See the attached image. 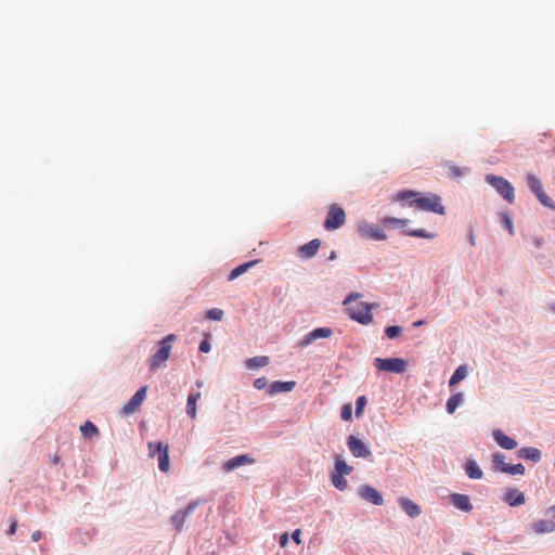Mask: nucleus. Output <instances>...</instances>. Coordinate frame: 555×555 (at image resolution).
Listing matches in <instances>:
<instances>
[{"label":"nucleus","mask_w":555,"mask_h":555,"mask_svg":"<svg viewBox=\"0 0 555 555\" xmlns=\"http://www.w3.org/2000/svg\"><path fill=\"white\" fill-rule=\"evenodd\" d=\"M361 297L360 294H350L345 300L344 305L347 306V310L352 320L358 321L361 324H369L372 322V305L364 301H358Z\"/></svg>","instance_id":"nucleus-1"},{"label":"nucleus","mask_w":555,"mask_h":555,"mask_svg":"<svg viewBox=\"0 0 555 555\" xmlns=\"http://www.w3.org/2000/svg\"><path fill=\"white\" fill-rule=\"evenodd\" d=\"M416 205L422 210L431 211L438 215H444L446 210L443 205L441 204V197L434 193H428L425 195H421L410 202V206Z\"/></svg>","instance_id":"nucleus-2"},{"label":"nucleus","mask_w":555,"mask_h":555,"mask_svg":"<svg viewBox=\"0 0 555 555\" xmlns=\"http://www.w3.org/2000/svg\"><path fill=\"white\" fill-rule=\"evenodd\" d=\"M149 454L154 457L157 456L158 467L162 472H168L170 467L169 462V446L163 442H150Z\"/></svg>","instance_id":"nucleus-3"},{"label":"nucleus","mask_w":555,"mask_h":555,"mask_svg":"<svg viewBox=\"0 0 555 555\" xmlns=\"http://www.w3.org/2000/svg\"><path fill=\"white\" fill-rule=\"evenodd\" d=\"M486 181L492 185L502 197L508 203H513L515 198L513 185L504 178L494 175H488Z\"/></svg>","instance_id":"nucleus-4"},{"label":"nucleus","mask_w":555,"mask_h":555,"mask_svg":"<svg viewBox=\"0 0 555 555\" xmlns=\"http://www.w3.org/2000/svg\"><path fill=\"white\" fill-rule=\"evenodd\" d=\"M346 222V212L338 204H332L328 208L324 221V228L327 231H334L343 227Z\"/></svg>","instance_id":"nucleus-5"},{"label":"nucleus","mask_w":555,"mask_h":555,"mask_svg":"<svg viewBox=\"0 0 555 555\" xmlns=\"http://www.w3.org/2000/svg\"><path fill=\"white\" fill-rule=\"evenodd\" d=\"M374 365L378 371L403 373L406 371V361L401 358H376Z\"/></svg>","instance_id":"nucleus-6"},{"label":"nucleus","mask_w":555,"mask_h":555,"mask_svg":"<svg viewBox=\"0 0 555 555\" xmlns=\"http://www.w3.org/2000/svg\"><path fill=\"white\" fill-rule=\"evenodd\" d=\"M172 339H173V335L170 334L162 340L159 349L151 358V367L152 369H157L169 358L170 351H171L170 343Z\"/></svg>","instance_id":"nucleus-7"},{"label":"nucleus","mask_w":555,"mask_h":555,"mask_svg":"<svg viewBox=\"0 0 555 555\" xmlns=\"http://www.w3.org/2000/svg\"><path fill=\"white\" fill-rule=\"evenodd\" d=\"M358 233L363 238H371L374 241H385L387 235L384 233L379 225L362 221L358 225Z\"/></svg>","instance_id":"nucleus-8"},{"label":"nucleus","mask_w":555,"mask_h":555,"mask_svg":"<svg viewBox=\"0 0 555 555\" xmlns=\"http://www.w3.org/2000/svg\"><path fill=\"white\" fill-rule=\"evenodd\" d=\"M332 334H333V331L330 327H318V328H314L313 331H311L308 334H306L298 341V347L306 348L309 345H311L312 343H314L317 339L328 338V337L332 336Z\"/></svg>","instance_id":"nucleus-9"},{"label":"nucleus","mask_w":555,"mask_h":555,"mask_svg":"<svg viewBox=\"0 0 555 555\" xmlns=\"http://www.w3.org/2000/svg\"><path fill=\"white\" fill-rule=\"evenodd\" d=\"M347 446L356 457H369L371 456V451L365 446V443L357 438L356 436L351 435L347 439Z\"/></svg>","instance_id":"nucleus-10"},{"label":"nucleus","mask_w":555,"mask_h":555,"mask_svg":"<svg viewBox=\"0 0 555 555\" xmlns=\"http://www.w3.org/2000/svg\"><path fill=\"white\" fill-rule=\"evenodd\" d=\"M146 397V386L141 387L132 398L122 406V413L126 415L134 413Z\"/></svg>","instance_id":"nucleus-11"},{"label":"nucleus","mask_w":555,"mask_h":555,"mask_svg":"<svg viewBox=\"0 0 555 555\" xmlns=\"http://www.w3.org/2000/svg\"><path fill=\"white\" fill-rule=\"evenodd\" d=\"M360 496L374 504V505H382L384 503V499L382 494L372 486L364 485L359 489Z\"/></svg>","instance_id":"nucleus-12"},{"label":"nucleus","mask_w":555,"mask_h":555,"mask_svg":"<svg viewBox=\"0 0 555 555\" xmlns=\"http://www.w3.org/2000/svg\"><path fill=\"white\" fill-rule=\"evenodd\" d=\"M254 462H255V460L253 457H250L249 455L242 454V455L234 456V457L228 460L227 462H224L222 469L225 473H230L237 467H241L243 465L253 464Z\"/></svg>","instance_id":"nucleus-13"},{"label":"nucleus","mask_w":555,"mask_h":555,"mask_svg":"<svg viewBox=\"0 0 555 555\" xmlns=\"http://www.w3.org/2000/svg\"><path fill=\"white\" fill-rule=\"evenodd\" d=\"M493 439L495 442L505 450H513L517 447L516 440L505 435L502 430L495 429L493 430Z\"/></svg>","instance_id":"nucleus-14"},{"label":"nucleus","mask_w":555,"mask_h":555,"mask_svg":"<svg viewBox=\"0 0 555 555\" xmlns=\"http://www.w3.org/2000/svg\"><path fill=\"white\" fill-rule=\"evenodd\" d=\"M398 503L404 513L411 518H415L422 513L420 505L408 498H400Z\"/></svg>","instance_id":"nucleus-15"},{"label":"nucleus","mask_w":555,"mask_h":555,"mask_svg":"<svg viewBox=\"0 0 555 555\" xmlns=\"http://www.w3.org/2000/svg\"><path fill=\"white\" fill-rule=\"evenodd\" d=\"M452 504L460 511L469 513L473 509L470 499L466 494L454 493L450 496Z\"/></svg>","instance_id":"nucleus-16"},{"label":"nucleus","mask_w":555,"mask_h":555,"mask_svg":"<svg viewBox=\"0 0 555 555\" xmlns=\"http://www.w3.org/2000/svg\"><path fill=\"white\" fill-rule=\"evenodd\" d=\"M321 241L319 238H314L307 244H304L299 247L298 253L302 258H311L313 257L318 249L320 248Z\"/></svg>","instance_id":"nucleus-17"},{"label":"nucleus","mask_w":555,"mask_h":555,"mask_svg":"<svg viewBox=\"0 0 555 555\" xmlns=\"http://www.w3.org/2000/svg\"><path fill=\"white\" fill-rule=\"evenodd\" d=\"M531 527L537 534L550 533L555 531V521L540 519L534 521Z\"/></svg>","instance_id":"nucleus-18"},{"label":"nucleus","mask_w":555,"mask_h":555,"mask_svg":"<svg viewBox=\"0 0 555 555\" xmlns=\"http://www.w3.org/2000/svg\"><path fill=\"white\" fill-rule=\"evenodd\" d=\"M517 455L524 460H530L532 462H539L541 460V451L537 448L526 447L517 451Z\"/></svg>","instance_id":"nucleus-19"},{"label":"nucleus","mask_w":555,"mask_h":555,"mask_svg":"<svg viewBox=\"0 0 555 555\" xmlns=\"http://www.w3.org/2000/svg\"><path fill=\"white\" fill-rule=\"evenodd\" d=\"M504 501L511 506H519L525 503V495L522 492L513 489L505 493Z\"/></svg>","instance_id":"nucleus-20"},{"label":"nucleus","mask_w":555,"mask_h":555,"mask_svg":"<svg viewBox=\"0 0 555 555\" xmlns=\"http://www.w3.org/2000/svg\"><path fill=\"white\" fill-rule=\"evenodd\" d=\"M295 385V382H273L269 386V393L273 396L280 392H288L294 389Z\"/></svg>","instance_id":"nucleus-21"},{"label":"nucleus","mask_w":555,"mask_h":555,"mask_svg":"<svg viewBox=\"0 0 555 555\" xmlns=\"http://www.w3.org/2000/svg\"><path fill=\"white\" fill-rule=\"evenodd\" d=\"M380 223L387 229H403L409 223V220L395 217H384L380 219Z\"/></svg>","instance_id":"nucleus-22"},{"label":"nucleus","mask_w":555,"mask_h":555,"mask_svg":"<svg viewBox=\"0 0 555 555\" xmlns=\"http://www.w3.org/2000/svg\"><path fill=\"white\" fill-rule=\"evenodd\" d=\"M465 472L467 476L472 479H481L483 473L476 461L469 460L465 465Z\"/></svg>","instance_id":"nucleus-23"},{"label":"nucleus","mask_w":555,"mask_h":555,"mask_svg":"<svg viewBox=\"0 0 555 555\" xmlns=\"http://www.w3.org/2000/svg\"><path fill=\"white\" fill-rule=\"evenodd\" d=\"M245 364H246L247 369H249V370L264 367L269 364V357H267V356L253 357V358L247 359Z\"/></svg>","instance_id":"nucleus-24"},{"label":"nucleus","mask_w":555,"mask_h":555,"mask_svg":"<svg viewBox=\"0 0 555 555\" xmlns=\"http://www.w3.org/2000/svg\"><path fill=\"white\" fill-rule=\"evenodd\" d=\"M80 431L85 438H93L99 435L98 427L90 421H87L83 425L80 426Z\"/></svg>","instance_id":"nucleus-25"},{"label":"nucleus","mask_w":555,"mask_h":555,"mask_svg":"<svg viewBox=\"0 0 555 555\" xmlns=\"http://www.w3.org/2000/svg\"><path fill=\"white\" fill-rule=\"evenodd\" d=\"M463 401V395L462 393H455V395H452L448 401H447V412L449 414H453L455 412V410L457 409V406L462 403Z\"/></svg>","instance_id":"nucleus-26"},{"label":"nucleus","mask_w":555,"mask_h":555,"mask_svg":"<svg viewBox=\"0 0 555 555\" xmlns=\"http://www.w3.org/2000/svg\"><path fill=\"white\" fill-rule=\"evenodd\" d=\"M467 375V369H466V365H460L455 372L453 373V375L451 376L450 380H449V385L451 387L455 386L456 384H459L461 380H463Z\"/></svg>","instance_id":"nucleus-27"},{"label":"nucleus","mask_w":555,"mask_h":555,"mask_svg":"<svg viewBox=\"0 0 555 555\" xmlns=\"http://www.w3.org/2000/svg\"><path fill=\"white\" fill-rule=\"evenodd\" d=\"M255 263H256V261H249V262L240 264L238 267H236L235 269H233L231 271V273L229 274V281H233V280L237 279L240 275L245 273L249 268H251Z\"/></svg>","instance_id":"nucleus-28"},{"label":"nucleus","mask_w":555,"mask_h":555,"mask_svg":"<svg viewBox=\"0 0 555 555\" xmlns=\"http://www.w3.org/2000/svg\"><path fill=\"white\" fill-rule=\"evenodd\" d=\"M527 182L530 188V190L537 195L538 193H542L543 186L538 177L534 175H528Z\"/></svg>","instance_id":"nucleus-29"},{"label":"nucleus","mask_w":555,"mask_h":555,"mask_svg":"<svg viewBox=\"0 0 555 555\" xmlns=\"http://www.w3.org/2000/svg\"><path fill=\"white\" fill-rule=\"evenodd\" d=\"M351 470L352 467H350L344 460L336 457L334 470L335 474L349 475Z\"/></svg>","instance_id":"nucleus-30"},{"label":"nucleus","mask_w":555,"mask_h":555,"mask_svg":"<svg viewBox=\"0 0 555 555\" xmlns=\"http://www.w3.org/2000/svg\"><path fill=\"white\" fill-rule=\"evenodd\" d=\"M199 397V393H191L188 397V404H186V413L194 418L196 416V401Z\"/></svg>","instance_id":"nucleus-31"},{"label":"nucleus","mask_w":555,"mask_h":555,"mask_svg":"<svg viewBox=\"0 0 555 555\" xmlns=\"http://www.w3.org/2000/svg\"><path fill=\"white\" fill-rule=\"evenodd\" d=\"M418 196V192L414 191H401L395 196V201L403 202V201H414Z\"/></svg>","instance_id":"nucleus-32"},{"label":"nucleus","mask_w":555,"mask_h":555,"mask_svg":"<svg viewBox=\"0 0 555 555\" xmlns=\"http://www.w3.org/2000/svg\"><path fill=\"white\" fill-rule=\"evenodd\" d=\"M505 456L501 453H493L492 455V461H493V465L495 467V469L500 470L503 473V467H506L508 466L509 464L505 463Z\"/></svg>","instance_id":"nucleus-33"},{"label":"nucleus","mask_w":555,"mask_h":555,"mask_svg":"<svg viewBox=\"0 0 555 555\" xmlns=\"http://www.w3.org/2000/svg\"><path fill=\"white\" fill-rule=\"evenodd\" d=\"M332 483L339 490L344 491L347 488V480L344 478V475L340 474H332Z\"/></svg>","instance_id":"nucleus-34"},{"label":"nucleus","mask_w":555,"mask_h":555,"mask_svg":"<svg viewBox=\"0 0 555 555\" xmlns=\"http://www.w3.org/2000/svg\"><path fill=\"white\" fill-rule=\"evenodd\" d=\"M525 466L522 464H515V465H508L506 467H503V473L509 474V475H524L525 474Z\"/></svg>","instance_id":"nucleus-35"},{"label":"nucleus","mask_w":555,"mask_h":555,"mask_svg":"<svg viewBox=\"0 0 555 555\" xmlns=\"http://www.w3.org/2000/svg\"><path fill=\"white\" fill-rule=\"evenodd\" d=\"M537 197L538 199L540 201V203L546 207H550L552 209H555V204L553 203V201L546 195V193L544 192V190L542 191V193H538L537 194Z\"/></svg>","instance_id":"nucleus-36"},{"label":"nucleus","mask_w":555,"mask_h":555,"mask_svg":"<svg viewBox=\"0 0 555 555\" xmlns=\"http://www.w3.org/2000/svg\"><path fill=\"white\" fill-rule=\"evenodd\" d=\"M206 318L210 320L220 321L223 318V310L212 308L206 312Z\"/></svg>","instance_id":"nucleus-37"},{"label":"nucleus","mask_w":555,"mask_h":555,"mask_svg":"<svg viewBox=\"0 0 555 555\" xmlns=\"http://www.w3.org/2000/svg\"><path fill=\"white\" fill-rule=\"evenodd\" d=\"M406 234L411 235V236L423 237V238H434L435 237L434 233H428L424 229L409 231V232H406Z\"/></svg>","instance_id":"nucleus-38"},{"label":"nucleus","mask_w":555,"mask_h":555,"mask_svg":"<svg viewBox=\"0 0 555 555\" xmlns=\"http://www.w3.org/2000/svg\"><path fill=\"white\" fill-rule=\"evenodd\" d=\"M402 332V328L400 326H388L385 330V334L388 338L393 339L398 337Z\"/></svg>","instance_id":"nucleus-39"},{"label":"nucleus","mask_w":555,"mask_h":555,"mask_svg":"<svg viewBox=\"0 0 555 555\" xmlns=\"http://www.w3.org/2000/svg\"><path fill=\"white\" fill-rule=\"evenodd\" d=\"M366 398L364 396H361L357 399L356 401V416L357 417H360L361 414H362V411L364 409V406L366 405Z\"/></svg>","instance_id":"nucleus-40"},{"label":"nucleus","mask_w":555,"mask_h":555,"mask_svg":"<svg viewBox=\"0 0 555 555\" xmlns=\"http://www.w3.org/2000/svg\"><path fill=\"white\" fill-rule=\"evenodd\" d=\"M352 414V408L350 403H346L341 408L340 416L344 421H350Z\"/></svg>","instance_id":"nucleus-41"},{"label":"nucleus","mask_w":555,"mask_h":555,"mask_svg":"<svg viewBox=\"0 0 555 555\" xmlns=\"http://www.w3.org/2000/svg\"><path fill=\"white\" fill-rule=\"evenodd\" d=\"M268 386V379L266 377H258L254 382V387L258 390L264 389Z\"/></svg>","instance_id":"nucleus-42"},{"label":"nucleus","mask_w":555,"mask_h":555,"mask_svg":"<svg viewBox=\"0 0 555 555\" xmlns=\"http://www.w3.org/2000/svg\"><path fill=\"white\" fill-rule=\"evenodd\" d=\"M502 221H503L504 227L508 230V232L511 234H513V223H512L511 217L508 215L504 214L502 216Z\"/></svg>","instance_id":"nucleus-43"},{"label":"nucleus","mask_w":555,"mask_h":555,"mask_svg":"<svg viewBox=\"0 0 555 555\" xmlns=\"http://www.w3.org/2000/svg\"><path fill=\"white\" fill-rule=\"evenodd\" d=\"M210 350V343L207 339H204L199 344V351L201 352H208Z\"/></svg>","instance_id":"nucleus-44"},{"label":"nucleus","mask_w":555,"mask_h":555,"mask_svg":"<svg viewBox=\"0 0 555 555\" xmlns=\"http://www.w3.org/2000/svg\"><path fill=\"white\" fill-rule=\"evenodd\" d=\"M300 535H301V530H300V529H296V530H294V532L292 533V539H293V541H294L296 544H298V545L301 543Z\"/></svg>","instance_id":"nucleus-45"},{"label":"nucleus","mask_w":555,"mask_h":555,"mask_svg":"<svg viewBox=\"0 0 555 555\" xmlns=\"http://www.w3.org/2000/svg\"><path fill=\"white\" fill-rule=\"evenodd\" d=\"M279 543H280L281 547H285L288 544V534L287 533L281 534Z\"/></svg>","instance_id":"nucleus-46"},{"label":"nucleus","mask_w":555,"mask_h":555,"mask_svg":"<svg viewBox=\"0 0 555 555\" xmlns=\"http://www.w3.org/2000/svg\"><path fill=\"white\" fill-rule=\"evenodd\" d=\"M16 527H17V521L16 520H12L10 527H9V530H8V534L9 535H12L15 533L16 531Z\"/></svg>","instance_id":"nucleus-47"},{"label":"nucleus","mask_w":555,"mask_h":555,"mask_svg":"<svg viewBox=\"0 0 555 555\" xmlns=\"http://www.w3.org/2000/svg\"><path fill=\"white\" fill-rule=\"evenodd\" d=\"M40 538H41V531L37 530V531L33 532V534H31L33 541L37 542L40 540Z\"/></svg>","instance_id":"nucleus-48"},{"label":"nucleus","mask_w":555,"mask_h":555,"mask_svg":"<svg viewBox=\"0 0 555 555\" xmlns=\"http://www.w3.org/2000/svg\"><path fill=\"white\" fill-rule=\"evenodd\" d=\"M450 170L453 173V176H455V177H460L462 175L461 169L457 167H450Z\"/></svg>","instance_id":"nucleus-49"},{"label":"nucleus","mask_w":555,"mask_h":555,"mask_svg":"<svg viewBox=\"0 0 555 555\" xmlns=\"http://www.w3.org/2000/svg\"><path fill=\"white\" fill-rule=\"evenodd\" d=\"M547 514H551L553 517H555V505L551 506L547 512Z\"/></svg>","instance_id":"nucleus-50"},{"label":"nucleus","mask_w":555,"mask_h":555,"mask_svg":"<svg viewBox=\"0 0 555 555\" xmlns=\"http://www.w3.org/2000/svg\"><path fill=\"white\" fill-rule=\"evenodd\" d=\"M423 324H424V321H423V320H418V321H415V322L413 323V326H414V327H418V326H422Z\"/></svg>","instance_id":"nucleus-51"},{"label":"nucleus","mask_w":555,"mask_h":555,"mask_svg":"<svg viewBox=\"0 0 555 555\" xmlns=\"http://www.w3.org/2000/svg\"><path fill=\"white\" fill-rule=\"evenodd\" d=\"M59 461H60V457H59L57 455H55V456L53 457V460H52V463H53V464H57V463H59Z\"/></svg>","instance_id":"nucleus-52"},{"label":"nucleus","mask_w":555,"mask_h":555,"mask_svg":"<svg viewBox=\"0 0 555 555\" xmlns=\"http://www.w3.org/2000/svg\"><path fill=\"white\" fill-rule=\"evenodd\" d=\"M336 257L335 251H332L330 259H334Z\"/></svg>","instance_id":"nucleus-53"},{"label":"nucleus","mask_w":555,"mask_h":555,"mask_svg":"<svg viewBox=\"0 0 555 555\" xmlns=\"http://www.w3.org/2000/svg\"><path fill=\"white\" fill-rule=\"evenodd\" d=\"M553 311H555V305L552 307Z\"/></svg>","instance_id":"nucleus-54"},{"label":"nucleus","mask_w":555,"mask_h":555,"mask_svg":"<svg viewBox=\"0 0 555 555\" xmlns=\"http://www.w3.org/2000/svg\"><path fill=\"white\" fill-rule=\"evenodd\" d=\"M464 555H470L469 553H464Z\"/></svg>","instance_id":"nucleus-55"}]
</instances>
